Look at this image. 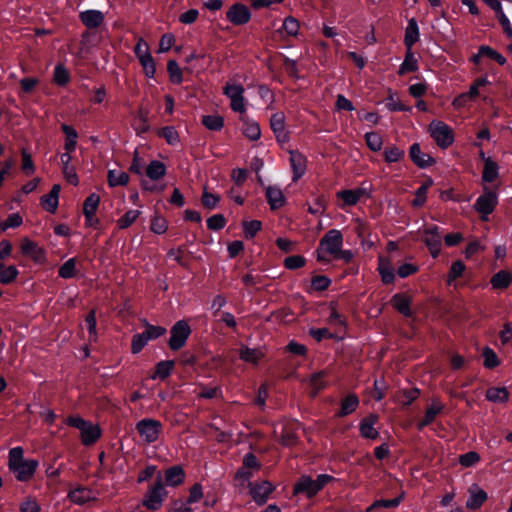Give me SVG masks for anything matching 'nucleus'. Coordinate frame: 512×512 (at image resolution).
Masks as SVG:
<instances>
[{
  "mask_svg": "<svg viewBox=\"0 0 512 512\" xmlns=\"http://www.w3.org/2000/svg\"><path fill=\"white\" fill-rule=\"evenodd\" d=\"M21 447L12 448L9 451V469L14 472L19 481H28L35 473L38 466L36 460H24Z\"/></svg>",
  "mask_w": 512,
  "mask_h": 512,
  "instance_id": "f257e3e1",
  "label": "nucleus"
},
{
  "mask_svg": "<svg viewBox=\"0 0 512 512\" xmlns=\"http://www.w3.org/2000/svg\"><path fill=\"white\" fill-rule=\"evenodd\" d=\"M332 480L333 477L327 474H320L315 480L310 476H301L294 485V494H305L311 498Z\"/></svg>",
  "mask_w": 512,
  "mask_h": 512,
  "instance_id": "f03ea898",
  "label": "nucleus"
},
{
  "mask_svg": "<svg viewBox=\"0 0 512 512\" xmlns=\"http://www.w3.org/2000/svg\"><path fill=\"white\" fill-rule=\"evenodd\" d=\"M66 423L81 432V440L84 445H91L95 443L101 435L100 428L84 420L79 416H70L67 418Z\"/></svg>",
  "mask_w": 512,
  "mask_h": 512,
  "instance_id": "7ed1b4c3",
  "label": "nucleus"
},
{
  "mask_svg": "<svg viewBox=\"0 0 512 512\" xmlns=\"http://www.w3.org/2000/svg\"><path fill=\"white\" fill-rule=\"evenodd\" d=\"M136 430L139 433L141 439L144 442L150 444L158 439L162 431V424L158 420L146 418L140 420L136 424Z\"/></svg>",
  "mask_w": 512,
  "mask_h": 512,
  "instance_id": "20e7f679",
  "label": "nucleus"
},
{
  "mask_svg": "<svg viewBox=\"0 0 512 512\" xmlns=\"http://www.w3.org/2000/svg\"><path fill=\"white\" fill-rule=\"evenodd\" d=\"M165 496L166 491L164 489L163 479L159 473L154 486L147 492L145 499L143 500V505L149 510H158L161 507Z\"/></svg>",
  "mask_w": 512,
  "mask_h": 512,
  "instance_id": "39448f33",
  "label": "nucleus"
},
{
  "mask_svg": "<svg viewBox=\"0 0 512 512\" xmlns=\"http://www.w3.org/2000/svg\"><path fill=\"white\" fill-rule=\"evenodd\" d=\"M170 332L171 337L168 342L169 348L173 351H177L185 345L189 335L191 334V329L186 321L180 320L172 326Z\"/></svg>",
  "mask_w": 512,
  "mask_h": 512,
  "instance_id": "423d86ee",
  "label": "nucleus"
},
{
  "mask_svg": "<svg viewBox=\"0 0 512 512\" xmlns=\"http://www.w3.org/2000/svg\"><path fill=\"white\" fill-rule=\"evenodd\" d=\"M431 136L436 141L437 145L442 148H447L453 143L452 129L441 121H433L430 124Z\"/></svg>",
  "mask_w": 512,
  "mask_h": 512,
  "instance_id": "0eeeda50",
  "label": "nucleus"
},
{
  "mask_svg": "<svg viewBox=\"0 0 512 512\" xmlns=\"http://www.w3.org/2000/svg\"><path fill=\"white\" fill-rule=\"evenodd\" d=\"M224 94L231 100V109L235 112H245L244 88L240 84H229L223 88Z\"/></svg>",
  "mask_w": 512,
  "mask_h": 512,
  "instance_id": "6e6552de",
  "label": "nucleus"
},
{
  "mask_svg": "<svg viewBox=\"0 0 512 512\" xmlns=\"http://www.w3.org/2000/svg\"><path fill=\"white\" fill-rule=\"evenodd\" d=\"M496 204V194L492 191H486L477 199L476 203L474 204V209L481 213V219L486 221L488 219L487 216L494 211Z\"/></svg>",
  "mask_w": 512,
  "mask_h": 512,
  "instance_id": "1a4fd4ad",
  "label": "nucleus"
},
{
  "mask_svg": "<svg viewBox=\"0 0 512 512\" xmlns=\"http://www.w3.org/2000/svg\"><path fill=\"white\" fill-rule=\"evenodd\" d=\"M343 243V237L339 230H329L320 240L319 247L324 249L326 253L334 255L339 252Z\"/></svg>",
  "mask_w": 512,
  "mask_h": 512,
  "instance_id": "9d476101",
  "label": "nucleus"
},
{
  "mask_svg": "<svg viewBox=\"0 0 512 512\" xmlns=\"http://www.w3.org/2000/svg\"><path fill=\"white\" fill-rule=\"evenodd\" d=\"M226 18L233 25L240 26L249 22L251 13L246 5L242 3H235L227 10Z\"/></svg>",
  "mask_w": 512,
  "mask_h": 512,
  "instance_id": "9b49d317",
  "label": "nucleus"
},
{
  "mask_svg": "<svg viewBox=\"0 0 512 512\" xmlns=\"http://www.w3.org/2000/svg\"><path fill=\"white\" fill-rule=\"evenodd\" d=\"M423 241L428 247L430 254L433 258H436L440 253L441 248V236L439 228L434 226L424 231Z\"/></svg>",
  "mask_w": 512,
  "mask_h": 512,
  "instance_id": "f8f14e48",
  "label": "nucleus"
},
{
  "mask_svg": "<svg viewBox=\"0 0 512 512\" xmlns=\"http://www.w3.org/2000/svg\"><path fill=\"white\" fill-rule=\"evenodd\" d=\"M21 252L33 259L35 262H43L45 260V251L39 247L34 241L29 238H24L21 241Z\"/></svg>",
  "mask_w": 512,
  "mask_h": 512,
  "instance_id": "ddd939ff",
  "label": "nucleus"
},
{
  "mask_svg": "<svg viewBox=\"0 0 512 512\" xmlns=\"http://www.w3.org/2000/svg\"><path fill=\"white\" fill-rule=\"evenodd\" d=\"M337 197L343 201V206H353L363 197H369L365 188L348 189L337 192Z\"/></svg>",
  "mask_w": 512,
  "mask_h": 512,
  "instance_id": "4468645a",
  "label": "nucleus"
},
{
  "mask_svg": "<svg viewBox=\"0 0 512 512\" xmlns=\"http://www.w3.org/2000/svg\"><path fill=\"white\" fill-rule=\"evenodd\" d=\"M79 18L88 29L98 28L104 23V14L99 10L83 11Z\"/></svg>",
  "mask_w": 512,
  "mask_h": 512,
  "instance_id": "2eb2a0df",
  "label": "nucleus"
},
{
  "mask_svg": "<svg viewBox=\"0 0 512 512\" xmlns=\"http://www.w3.org/2000/svg\"><path fill=\"white\" fill-rule=\"evenodd\" d=\"M409 156L413 163L420 168H426L434 164L435 160L426 153H423L418 143L410 147Z\"/></svg>",
  "mask_w": 512,
  "mask_h": 512,
  "instance_id": "dca6fc26",
  "label": "nucleus"
},
{
  "mask_svg": "<svg viewBox=\"0 0 512 512\" xmlns=\"http://www.w3.org/2000/svg\"><path fill=\"white\" fill-rule=\"evenodd\" d=\"M443 409L444 405L438 399H433L431 404L427 407L425 411V416L423 420H421L417 424L418 430H422L424 427L430 425L435 420L436 416L442 412Z\"/></svg>",
  "mask_w": 512,
  "mask_h": 512,
  "instance_id": "f3484780",
  "label": "nucleus"
},
{
  "mask_svg": "<svg viewBox=\"0 0 512 512\" xmlns=\"http://www.w3.org/2000/svg\"><path fill=\"white\" fill-rule=\"evenodd\" d=\"M293 170V181H297L306 171V158L298 151L289 150Z\"/></svg>",
  "mask_w": 512,
  "mask_h": 512,
  "instance_id": "a211bd4d",
  "label": "nucleus"
},
{
  "mask_svg": "<svg viewBox=\"0 0 512 512\" xmlns=\"http://www.w3.org/2000/svg\"><path fill=\"white\" fill-rule=\"evenodd\" d=\"M469 494L470 496L466 502V507L470 510L479 509L487 500V493L477 485H473L469 488Z\"/></svg>",
  "mask_w": 512,
  "mask_h": 512,
  "instance_id": "6ab92c4d",
  "label": "nucleus"
},
{
  "mask_svg": "<svg viewBox=\"0 0 512 512\" xmlns=\"http://www.w3.org/2000/svg\"><path fill=\"white\" fill-rule=\"evenodd\" d=\"M378 422V416L370 414L364 418L360 423V433L364 438L376 439L379 435L378 431L374 428V425Z\"/></svg>",
  "mask_w": 512,
  "mask_h": 512,
  "instance_id": "aec40b11",
  "label": "nucleus"
},
{
  "mask_svg": "<svg viewBox=\"0 0 512 512\" xmlns=\"http://www.w3.org/2000/svg\"><path fill=\"white\" fill-rule=\"evenodd\" d=\"M411 298L403 293L395 294L391 299L392 306L405 317H410L412 315L410 305Z\"/></svg>",
  "mask_w": 512,
  "mask_h": 512,
  "instance_id": "412c9836",
  "label": "nucleus"
},
{
  "mask_svg": "<svg viewBox=\"0 0 512 512\" xmlns=\"http://www.w3.org/2000/svg\"><path fill=\"white\" fill-rule=\"evenodd\" d=\"M184 478L185 472L179 465L172 466L164 472L165 484L169 486H178L182 484Z\"/></svg>",
  "mask_w": 512,
  "mask_h": 512,
  "instance_id": "4be33fe9",
  "label": "nucleus"
},
{
  "mask_svg": "<svg viewBox=\"0 0 512 512\" xmlns=\"http://www.w3.org/2000/svg\"><path fill=\"white\" fill-rule=\"evenodd\" d=\"M60 192V185H53L51 191L41 197L42 207L50 213H54L58 206V197Z\"/></svg>",
  "mask_w": 512,
  "mask_h": 512,
  "instance_id": "5701e85b",
  "label": "nucleus"
},
{
  "mask_svg": "<svg viewBox=\"0 0 512 512\" xmlns=\"http://www.w3.org/2000/svg\"><path fill=\"white\" fill-rule=\"evenodd\" d=\"M266 198L272 210L281 208L285 204V197L281 189L276 186L266 188Z\"/></svg>",
  "mask_w": 512,
  "mask_h": 512,
  "instance_id": "b1692460",
  "label": "nucleus"
},
{
  "mask_svg": "<svg viewBox=\"0 0 512 512\" xmlns=\"http://www.w3.org/2000/svg\"><path fill=\"white\" fill-rule=\"evenodd\" d=\"M69 499L78 505H83L89 501L95 500L92 490L86 487H78L68 494Z\"/></svg>",
  "mask_w": 512,
  "mask_h": 512,
  "instance_id": "393cba45",
  "label": "nucleus"
},
{
  "mask_svg": "<svg viewBox=\"0 0 512 512\" xmlns=\"http://www.w3.org/2000/svg\"><path fill=\"white\" fill-rule=\"evenodd\" d=\"M273 491V486L267 481H263L261 484L256 485L251 489L253 499L260 505L267 501L268 495Z\"/></svg>",
  "mask_w": 512,
  "mask_h": 512,
  "instance_id": "a878e982",
  "label": "nucleus"
},
{
  "mask_svg": "<svg viewBox=\"0 0 512 512\" xmlns=\"http://www.w3.org/2000/svg\"><path fill=\"white\" fill-rule=\"evenodd\" d=\"M494 289L504 290L512 284V273L507 270H500L490 280Z\"/></svg>",
  "mask_w": 512,
  "mask_h": 512,
  "instance_id": "bb28decb",
  "label": "nucleus"
},
{
  "mask_svg": "<svg viewBox=\"0 0 512 512\" xmlns=\"http://www.w3.org/2000/svg\"><path fill=\"white\" fill-rule=\"evenodd\" d=\"M359 405V399L355 394H349L341 402V409L338 412L339 417H344L356 410Z\"/></svg>",
  "mask_w": 512,
  "mask_h": 512,
  "instance_id": "cd10ccee",
  "label": "nucleus"
},
{
  "mask_svg": "<svg viewBox=\"0 0 512 512\" xmlns=\"http://www.w3.org/2000/svg\"><path fill=\"white\" fill-rule=\"evenodd\" d=\"M166 174V166L163 162L154 160L146 168V175L151 180H159Z\"/></svg>",
  "mask_w": 512,
  "mask_h": 512,
  "instance_id": "c85d7f7f",
  "label": "nucleus"
},
{
  "mask_svg": "<svg viewBox=\"0 0 512 512\" xmlns=\"http://www.w3.org/2000/svg\"><path fill=\"white\" fill-rule=\"evenodd\" d=\"M107 181L110 187L125 186L129 182V175L121 170H109Z\"/></svg>",
  "mask_w": 512,
  "mask_h": 512,
  "instance_id": "c756f323",
  "label": "nucleus"
},
{
  "mask_svg": "<svg viewBox=\"0 0 512 512\" xmlns=\"http://www.w3.org/2000/svg\"><path fill=\"white\" fill-rule=\"evenodd\" d=\"M419 31L417 22L415 19H411L408 23V26L405 31L404 43L405 46L409 49L418 41Z\"/></svg>",
  "mask_w": 512,
  "mask_h": 512,
  "instance_id": "7c9ffc66",
  "label": "nucleus"
},
{
  "mask_svg": "<svg viewBox=\"0 0 512 512\" xmlns=\"http://www.w3.org/2000/svg\"><path fill=\"white\" fill-rule=\"evenodd\" d=\"M498 164L490 157L485 159L482 179L485 182H493L498 177Z\"/></svg>",
  "mask_w": 512,
  "mask_h": 512,
  "instance_id": "2f4dec72",
  "label": "nucleus"
},
{
  "mask_svg": "<svg viewBox=\"0 0 512 512\" xmlns=\"http://www.w3.org/2000/svg\"><path fill=\"white\" fill-rule=\"evenodd\" d=\"M509 392L505 387H491L486 391L487 400L495 403H504L508 400Z\"/></svg>",
  "mask_w": 512,
  "mask_h": 512,
  "instance_id": "473e14b6",
  "label": "nucleus"
},
{
  "mask_svg": "<svg viewBox=\"0 0 512 512\" xmlns=\"http://www.w3.org/2000/svg\"><path fill=\"white\" fill-rule=\"evenodd\" d=\"M417 69H418L417 59L415 58L411 49L407 48L405 59L399 67L398 74L402 76L406 73L414 72Z\"/></svg>",
  "mask_w": 512,
  "mask_h": 512,
  "instance_id": "72a5a7b5",
  "label": "nucleus"
},
{
  "mask_svg": "<svg viewBox=\"0 0 512 512\" xmlns=\"http://www.w3.org/2000/svg\"><path fill=\"white\" fill-rule=\"evenodd\" d=\"M241 120L244 123L243 134L247 138H249L250 140H253V141L259 139L260 135H261V131H260V127H259L258 123L249 121L245 117H241Z\"/></svg>",
  "mask_w": 512,
  "mask_h": 512,
  "instance_id": "f704fd0d",
  "label": "nucleus"
},
{
  "mask_svg": "<svg viewBox=\"0 0 512 512\" xmlns=\"http://www.w3.org/2000/svg\"><path fill=\"white\" fill-rule=\"evenodd\" d=\"M419 394L418 388H410L399 391L395 397L402 405H409L418 398Z\"/></svg>",
  "mask_w": 512,
  "mask_h": 512,
  "instance_id": "c9c22d12",
  "label": "nucleus"
},
{
  "mask_svg": "<svg viewBox=\"0 0 512 512\" xmlns=\"http://www.w3.org/2000/svg\"><path fill=\"white\" fill-rule=\"evenodd\" d=\"M99 202H100V197L97 194H95V193L90 194L85 199L84 204H83L84 216L90 217L91 215H95L96 210L99 205Z\"/></svg>",
  "mask_w": 512,
  "mask_h": 512,
  "instance_id": "e433bc0d",
  "label": "nucleus"
},
{
  "mask_svg": "<svg viewBox=\"0 0 512 512\" xmlns=\"http://www.w3.org/2000/svg\"><path fill=\"white\" fill-rule=\"evenodd\" d=\"M202 124L209 130L218 131L222 129L224 119L219 115H205L202 117Z\"/></svg>",
  "mask_w": 512,
  "mask_h": 512,
  "instance_id": "4c0bfd02",
  "label": "nucleus"
},
{
  "mask_svg": "<svg viewBox=\"0 0 512 512\" xmlns=\"http://www.w3.org/2000/svg\"><path fill=\"white\" fill-rule=\"evenodd\" d=\"M173 367H174V361H172V360L159 362L155 367V373L153 374L152 378L153 379H155L157 377L160 379L167 378L170 375Z\"/></svg>",
  "mask_w": 512,
  "mask_h": 512,
  "instance_id": "58836bf2",
  "label": "nucleus"
},
{
  "mask_svg": "<svg viewBox=\"0 0 512 512\" xmlns=\"http://www.w3.org/2000/svg\"><path fill=\"white\" fill-rule=\"evenodd\" d=\"M326 371H319L311 375L310 377V385L313 388L312 396H315L320 390H322L326 383L324 381V377L326 376Z\"/></svg>",
  "mask_w": 512,
  "mask_h": 512,
  "instance_id": "ea45409f",
  "label": "nucleus"
},
{
  "mask_svg": "<svg viewBox=\"0 0 512 512\" xmlns=\"http://www.w3.org/2000/svg\"><path fill=\"white\" fill-rule=\"evenodd\" d=\"M76 273V259L71 258L60 266L58 274L61 278L69 279L75 276Z\"/></svg>",
  "mask_w": 512,
  "mask_h": 512,
  "instance_id": "a19ab883",
  "label": "nucleus"
},
{
  "mask_svg": "<svg viewBox=\"0 0 512 512\" xmlns=\"http://www.w3.org/2000/svg\"><path fill=\"white\" fill-rule=\"evenodd\" d=\"M167 71L170 77V80L173 83L180 84L183 80L182 71L175 60H169L167 63Z\"/></svg>",
  "mask_w": 512,
  "mask_h": 512,
  "instance_id": "79ce46f5",
  "label": "nucleus"
},
{
  "mask_svg": "<svg viewBox=\"0 0 512 512\" xmlns=\"http://www.w3.org/2000/svg\"><path fill=\"white\" fill-rule=\"evenodd\" d=\"M158 135L163 137L170 145H175L179 142L178 132L173 126H166L160 129Z\"/></svg>",
  "mask_w": 512,
  "mask_h": 512,
  "instance_id": "37998d69",
  "label": "nucleus"
},
{
  "mask_svg": "<svg viewBox=\"0 0 512 512\" xmlns=\"http://www.w3.org/2000/svg\"><path fill=\"white\" fill-rule=\"evenodd\" d=\"M239 356L246 362L257 363V361L262 357V353L257 349L243 347L240 349Z\"/></svg>",
  "mask_w": 512,
  "mask_h": 512,
  "instance_id": "c03bdc74",
  "label": "nucleus"
},
{
  "mask_svg": "<svg viewBox=\"0 0 512 512\" xmlns=\"http://www.w3.org/2000/svg\"><path fill=\"white\" fill-rule=\"evenodd\" d=\"M54 82L60 86L68 83L70 75L68 70L61 64L57 65L54 70Z\"/></svg>",
  "mask_w": 512,
  "mask_h": 512,
  "instance_id": "a18cd8bd",
  "label": "nucleus"
},
{
  "mask_svg": "<svg viewBox=\"0 0 512 512\" xmlns=\"http://www.w3.org/2000/svg\"><path fill=\"white\" fill-rule=\"evenodd\" d=\"M365 140H366L367 146L372 151H379L383 144L382 137L378 133H375V132L366 133Z\"/></svg>",
  "mask_w": 512,
  "mask_h": 512,
  "instance_id": "49530a36",
  "label": "nucleus"
},
{
  "mask_svg": "<svg viewBox=\"0 0 512 512\" xmlns=\"http://www.w3.org/2000/svg\"><path fill=\"white\" fill-rule=\"evenodd\" d=\"M85 323L89 332V340L96 341L97 332H96V314L95 310H91L87 316L85 317Z\"/></svg>",
  "mask_w": 512,
  "mask_h": 512,
  "instance_id": "de8ad7c7",
  "label": "nucleus"
},
{
  "mask_svg": "<svg viewBox=\"0 0 512 512\" xmlns=\"http://www.w3.org/2000/svg\"><path fill=\"white\" fill-rule=\"evenodd\" d=\"M18 276V270L15 266L11 265L5 269L0 271V283L2 284H10L12 283Z\"/></svg>",
  "mask_w": 512,
  "mask_h": 512,
  "instance_id": "09e8293b",
  "label": "nucleus"
},
{
  "mask_svg": "<svg viewBox=\"0 0 512 512\" xmlns=\"http://www.w3.org/2000/svg\"><path fill=\"white\" fill-rule=\"evenodd\" d=\"M484 366L488 369H493L499 365V360L496 353L489 347L483 349Z\"/></svg>",
  "mask_w": 512,
  "mask_h": 512,
  "instance_id": "8fccbe9b",
  "label": "nucleus"
},
{
  "mask_svg": "<svg viewBox=\"0 0 512 512\" xmlns=\"http://www.w3.org/2000/svg\"><path fill=\"white\" fill-rule=\"evenodd\" d=\"M386 106L391 111H410L411 108L402 104L399 98L390 93V95L386 99Z\"/></svg>",
  "mask_w": 512,
  "mask_h": 512,
  "instance_id": "3c124183",
  "label": "nucleus"
},
{
  "mask_svg": "<svg viewBox=\"0 0 512 512\" xmlns=\"http://www.w3.org/2000/svg\"><path fill=\"white\" fill-rule=\"evenodd\" d=\"M402 498H403V494L400 495L399 497L394 498V499H389V500L381 499V500H377L367 509V511L370 512V511H373V510H375V509H377L379 507H385V508L396 507V506H398L400 504Z\"/></svg>",
  "mask_w": 512,
  "mask_h": 512,
  "instance_id": "603ef678",
  "label": "nucleus"
},
{
  "mask_svg": "<svg viewBox=\"0 0 512 512\" xmlns=\"http://www.w3.org/2000/svg\"><path fill=\"white\" fill-rule=\"evenodd\" d=\"M384 156L389 163L397 162L404 157V151L396 146H390L385 148Z\"/></svg>",
  "mask_w": 512,
  "mask_h": 512,
  "instance_id": "864d4df0",
  "label": "nucleus"
},
{
  "mask_svg": "<svg viewBox=\"0 0 512 512\" xmlns=\"http://www.w3.org/2000/svg\"><path fill=\"white\" fill-rule=\"evenodd\" d=\"M140 211L138 210H129L127 211L117 222L118 227L120 229H125L129 227L139 216Z\"/></svg>",
  "mask_w": 512,
  "mask_h": 512,
  "instance_id": "5fc2aeb1",
  "label": "nucleus"
},
{
  "mask_svg": "<svg viewBox=\"0 0 512 512\" xmlns=\"http://www.w3.org/2000/svg\"><path fill=\"white\" fill-rule=\"evenodd\" d=\"M270 126L274 133L285 129V115L283 112H277L271 116Z\"/></svg>",
  "mask_w": 512,
  "mask_h": 512,
  "instance_id": "6e6d98bb",
  "label": "nucleus"
},
{
  "mask_svg": "<svg viewBox=\"0 0 512 512\" xmlns=\"http://www.w3.org/2000/svg\"><path fill=\"white\" fill-rule=\"evenodd\" d=\"M480 55H485V57L495 60L500 65L506 63L505 57L489 46H481Z\"/></svg>",
  "mask_w": 512,
  "mask_h": 512,
  "instance_id": "4d7b16f0",
  "label": "nucleus"
},
{
  "mask_svg": "<svg viewBox=\"0 0 512 512\" xmlns=\"http://www.w3.org/2000/svg\"><path fill=\"white\" fill-rule=\"evenodd\" d=\"M226 225V218L222 214H215L207 219V227L210 230L218 231Z\"/></svg>",
  "mask_w": 512,
  "mask_h": 512,
  "instance_id": "13d9d810",
  "label": "nucleus"
},
{
  "mask_svg": "<svg viewBox=\"0 0 512 512\" xmlns=\"http://www.w3.org/2000/svg\"><path fill=\"white\" fill-rule=\"evenodd\" d=\"M138 60L143 67L145 75L150 78L154 77L156 68H155L154 59L151 56V54L146 57L139 58Z\"/></svg>",
  "mask_w": 512,
  "mask_h": 512,
  "instance_id": "bf43d9fd",
  "label": "nucleus"
},
{
  "mask_svg": "<svg viewBox=\"0 0 512 512\" xmlns=\"http://www.w3.org/2000/svg\"><path fill=\"white\" fill-rule=\"evenodd\" d=\"M145 326H146V329L143 333L145 334L148 341L151 339H157L166 333V329L164 327L153 326V325H150L149 323H147L146 321H145Z\"/></svg>",
  "mask_w": 512,
  "mask_h": 512,
  "instance_id": "052dcab7",
  "label": "nucleus"
},
{
  "mask_svg": "<svg viewBox=\"0 0 512 512\" xmlns=\"http://www.w3.org/2000/svg\"><path fill=\"white\" fill-rule=\"evenodd\" d=\"M480 461V455L475 451H470L468 453L462 454L459 456V463L463 467H471Z\"/></svg>",
  "mask_w": 512,
  "mask_h": 512,
  "instance_id": "680f3d73",
  "label": "nucleus"
},
{
  "mask_svg": "<svg viewBox=\"0 0 512 512\" xmlns=\"http://www.w3.org/2000/svg\"><path fill=\"white\" fill-rule=\"evenodd\" d=\"M219 200H220L219 196L209 193L206 190V188H204L203 194L201 197V203L205 208H207L209 210L215 208L217 206Z\"/></svg>",
  "mask_w": 512,
  "mask_h": 512,
  "instance_id": "e2e57ef3",
  "label": "nucleus"
},
{
  "mask_svg": "<svg viewBox=\"0 0 512 512\" xmlns=\"http://www.w3.org/2000/svg\"><path fill=\"white\" fill-rule=\"evenodd\" d=\"M305 264V258L300 255H292L284 260V266L289 270H295L303 267Z\"/></svg>",
  "mask_w": 512,
  "mask_h": 512,
  "instance_id": "0e129e2a",
  "label": "nucleus"
},
{
  "mask_svg": "<svg viewBox=\"0 0 512 512\" xmlns=\"http://www.w3.org/2000/svg\"><path fill=\"white\" fill-rule=\"evenodd\" d=\"M148 339L144 333L135 334L132 338L131 351L133 354L139 353L147 344Z\"/></svg>",
  "mask_w": 512,
  "mask_h": 512,
  "instance_id": "69168bd1",
  "label": "nucleus"
},
{
  "mask_svg": "<svg viewBox=\"0 0 512 512\" xmlns=\"http://www.w3.org/2000/svg\"><path fill=\"white\" fill-rule=\"evenodd\" d=\"M283 29L290 36H296L299 30V22L294 17H287L283 22Z\"/></svg>",
  "mask_w": 512,
  "mask_h": 512,
  "instance_id": "338daca9",
  "label": "nucleus"
},
{
  "mask_svg": "<svg viewBox=\"0 0 512 512\" xmlns=\"http://www.w3.org/2000/svg\"><path fill=\"white\" fill-rule=\"evenodd\" d=\"M243 228L246 238H252L261 229V222L258 220L245 221Z\"/></svg>",
  "mask_w": 512,
  "mask_h": 512,
  "instance_id": "774afa93",
  "label": "nucleus"
}]
</instances>
